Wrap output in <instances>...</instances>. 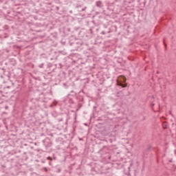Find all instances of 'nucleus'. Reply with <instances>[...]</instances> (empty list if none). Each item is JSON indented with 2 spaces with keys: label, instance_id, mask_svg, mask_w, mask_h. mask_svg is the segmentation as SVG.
<instances>
[{
  "label": "nucleus",
  "instance_id": "nucleus-1",
  "mask_svg": "<svg viewBox=\"0 0 176 176\" xmlns=\"http://www.w3.org/2000/svg\"><path fill=\"white\" fill-rule=\"evenodd\" d=\"M118 85L121 86V87H127V84L126 83L123 84L122 82H118Z\"/></svg>",
  "mask_w": 176,
  "mask_h": 176
},
{
  "label": "nucleus",
  "instance_id": "nucleus-2",
  "mask_svg": "<svg viewBox=\"0 0 176 176\" xmlns=\"http://www.w3.org/2000/svg\"><path fill=\"white\" fill-rule=\"evenodd\" d=\"M162 127H163L164 129H167V124H166V122H164V123L162 124Z\"/></svg>",
  "mask_w": 176,
  "mask_h": 176
},
{
  "label": "nucleus",
  "instance_id": "nucleus-3",
  "mask_svg": "<svg viewBox=\"0 0 176 176\" xmlns=\"http://www.w3.org/2000/svg\"><path fill=\"white\" fill-rule=\"evenodd\" d=\"M122 79H123V80H122V82H124V83H125V82H126V78L123 77Z\"/></svg>",
  "mask_w": 176,
  "mask_h": 176
},
{
  "label": "nucleus",
  "instance_id": "nucleus-4",
  "mask_svg": "<svg viewBox=\"0 0 176 176\" xmlns=\"http://www.w3.org/2000/svg\"><path fill=\"white\" fill-rule=\"evenodd\" d=\"M102 35H105V32L104 31L102 32Z\"/></svg>",
  "mask_w": 176,
  "mask_h": 176
},
{
  "label": "nucleus",
  "instance_id": "nucleus-5",
  "mask_svg": "<svg viewBox=\"0 0 176 176\" xmlns=\"http://www.w3.org/2000/svg\"><path fill=\"white\" fill-rule=\"evenodd\" d=\"M45 171L47 172V168H44Z\"/></svg>",
  "mask_w": 176,
  "mask_h": 176
},
{
  "label": "nucleus",
  "instance_id": "nucleus-6",
  "mask_svg": "<svg viewBox=\"0 0 176 176\" xmlns=\"http://www.w3.org/2000/svg\"><path fill=\"white\" fill-rule=\"evenodd\" d=\"M48 159H49L50 160H52V159H50V157H48Z\"/></svg>",
  "mask_w": 176,
  "mask_h": 176
},
{
  "label": "nucleus",
  "instance_id": "nucleus-7",
  "mask_svg": "<svg viewBox=\"0 0 176 176\" xmlns=\"http://www.w3.org/2000/svg\"><path fill=\"white\" fill-rule=\"evenodd\" d=\"M151 149V146L148 148V151Z\"/></svg>",
  "mask_w": 176,
  "mask_h": 176
},
{
  "label": "nucleus",
  "instance_id": "nucleus-8",
  "mask_svg": "<svg viewBox=\"0 0 176 176\" xmlns=\"http://www.w3.org/2000/svg\"><path fill=\"white\" fill-rule=\"evenodd\" d=\"M164 45H165V46H167V45H166V43H164Z\"/></svg>",
  "mask_w": 176,
  "mask_h": 176
}]
</instances>
